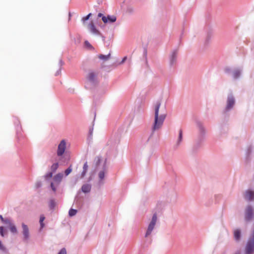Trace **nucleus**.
<instances>
[{
    "label": "nucleus",
    "mask_w": 254,
    "mask_h": 254,
    "mask_svg": "<svg viewBox=\"0 0 254 254\" xmlns=\"http://www.w3.org/2000/svg\"><path fill=\"white\" fill-rule=\"evenodd\" d=\"M242 73V69L239 68H236L233 71L232 76L234 79L239 78Z\"/></svg>",
    "instance_id": "4468645a"
},
{
    "label": "nucleus",
    "mask_w": 254,
    "mask_h": 254,
    "mask_svg": "<svg viewBox=\"0 0 254 254\" xmlns=\"http://www.w3.org/2000/svg\"><path fill=\"white\" fill-rule=\"evenodd\" d=\"M61 70H62V68L60 67L59 69L55 73V76H58L60 74H61Z\"/></svg>",
    "instance_id": "ea45409f"
},
{
    "label": "nucleus",
    "mask_w": 254,
    "mask_h": 254,
    "mask_svg": "<svg viewBox=\"0 0 254 254\" xmlns=\"http://www.w3.org/2000/svg\"><path fill=\"white\" fill-rule=\"evenodd\" d=\"M182 138H183V130L182 129H180L179 130V136H178V138L177 143H176L177 146H178L180 145V143L181 142V141L182 140Z\"/></svg>",
    "instance_id": "5701e85b"
},
{
    "label": "nucleus",
    "mask_w": 254,
    "mask_h": 254,
    "mask_svg": "<svg viewBox=\"0 0 254 254\" xmlns=\"http://www.w3.org/2000/svg\"><path fill=\"white\" fill-rule=\"evenodd\" d=\"M161 103L160 101H157L154 105V122L152 127V131L159 129L163 125L167 114H163L159 115V110Z\"/></svg>",
    "instance_id": "f257e3e1"
},
{
    "label": "nucleus",
    "mask_w": 254,
    "mask_h": 254,
    "mask_svg": "<svg viewBox=\"0 0 254 254\" xmlns=\"http://www.w3.org/2000/svg\"><path fill=\"white\" fill-rule=\"evenodd\" d=\"M88 19L89 18L87 17V16H85L82 18V21L83 23H84L86 21H87Z\"/></svg>",
    "instance_id": "49530a36"
},
{
    "label": "nucleus",
    "mask_w": 254,
    "mask_h": 254,
    "mask_svg": "<svg viewBox=\"0 0 254 254\" xmlns=\"http://www.w3.org/2000/svg\"><path fill=\"white\" fill-rule=\"evenodd\" d=\"M3 219L4 218L2 217V216L0 214V219L1 220V221H2L3 220Z\"/></svg>",
    "instance_id": "5fc2aeb1"
},
{
    "label": "nucleus",
    "mask_w": 254,
    "mask_h": 254,
    "mask_svg": "<svg viewBox=\"0 0 254 254\" xmlns=\"http://www.w3.org/2000/svg\"><path fill=\"white\" fill-rule=\"evenodd\" d=\"M84 46L86 48L89 50H94V48L90 44V43L88 41H85L84 42Z\"/></svg>",
    "instance_id": "cd10ccee"
},
{
    "label": "nucleus",
    "mask_w": 254,
    "mask_h": 254,
    "mask_svg": "<svg viewBox=\"0 0 254 254\" xmlns=\"http://www.w3.org/2000/svg\"><path fill=\"white\" fill-rule=\"evenodd\" d=\"M51 188L55 192L56 191V188L55 187L53 183H51Z\"/></svg>",
    "instance_id": "37998d69"
},
{
    "label": "nucleus",
    "mask_w": 254,
    "mask_h": 254,
    "mask_svg": "<svg viewBox=\"0 0 254 254\" xmlns=\"http://www.w3.org/2000/svg\"><path fill=\"white\" fill-rule=\"evenodd\" d=\"M94 126V125H93ZM93 126H92L91 127L89 128V136H92L93 133Z\"/></svg>",
    "instance_id": "a19ab883"
},
{
    "label": "nucleus",
    "mask_w": 254,
    "mask_h": 254,
    "mask_svg": "<svg viewBox=\"0 0 254 254\" xmlns=\"http://www.w3.org/2000/svg\"><path fill=\"white\" fill-rule=\"evenodd\" d=\"M8 232L3 226H0V235L1 237H4L7 236Z\"/></svg>",
    "instance_id": "412c9836"
},
{
    "label": "nucleus",
    "mask_w": 254,
    "mask_h": 254,
    "mask_svg": "<svg viewBox=\"0 0 254 254\" xmlns=\"http://www.w3.org/2000/svg\"><path fill=\"white\" fill-rule=\"evenodd\" d=\"M91 15H92L91 13H90L88 14H87L86 16L89 19V18H90V17L91 16Z\"/></svg>",
    "instance_id": "603ef678"
},
{
    "label": "nucleus",
    "mask_w": 254,
    "mask_h": 254,
    "mask_svg": "<svg viewBox=\"0 0 254 254\" xmlns=\"http://www.w3.org/2000/svg\"><path fill=\"white\" fill-rule=\"evenodd\" d=\"M45 217L44 216V215H41L40 216L39 223H40V228L41 229L43 228L44 226H45V224H44V223L43 222V221L45 220Z\"/></svg>",
    "instance_id": "a878e982"
},
{
    "label": "nucleus",
    "mask_w": 254,
    "mask_h": 254,
    "mask_svg": "<svg viewBox=\"0 0 254 254\" xmlns=\"http://www.w3.org/2000/svg\"><path fill=\"white\" fill-rule=\"evenodd\" d=\"M110 56H111V54L110 53L107 55H104L102 54H100L98 56V58L101 60L106 61L110 59Z\"/></svg>",
    "instance_id": "b1692460"
},
{
    "label": "nucleus",
    "mask_w": 254,
    "mask_h": 254,
    "mask_svg": "<svg viewBox=\"0 0 254 254\" xmlns=\"http://www.w3.org/2000/svg\"><path fill=\"white\" fill-rule=\"evenodd\" d=\"M64 64V62L62 59H60L59 62V65L60 67L62 68V66Z\"/></svg>",
    "instance_id": "79ce46f5"
},
{
    "label": "nucleus",
    "mask_w": 254,
    "mask_h": 254,
    "mask_svg": "<svg viewBox=\"0 0 254 254\" xmlns=\"http://www.w3.org/2000/svg\"><path fill=\"white\" fill-rule=\"evenodd\" d=\"M117 20V17L115 15H108L103 16V22L104 23H113Z\"/></svg>",
    "instance_id": "f8f14e48"
},
{
    "label": "nucleus",
    "mask_w": 254,
    "mask_h": 254,
    "mask_svg": "<svg viewBox=\"0 0 254 254\" xmlns=\"http://www.w3.org/2000/svg\"><path fill=\"white\" fill-rule=\"evenodd\" d=\"M244 254H254V229L246 244Z\"/></svg>",
    "instance_id": "20e7f679"
},
{
    "label": "nucleus",
    "mask_w": 254,
    "mask_h": 254,
    "mask_svg": "<svg viewBox=\"0 0 254 254\" xmlns=\"http://www.w3.org/2000/svg\"><path fill=\"white\" fill-rule=\"evenodd\" d=\"M71 13L69 12V19H70V17H71Z\"/></svg>",
    "instance_id": "13d9d810"
},
{
    "label": "nucleus",
    "mask_w": 254,
    "mask_h": 254,
    "mask_svg": "<svg viewBox=\"0 0 254 254\" xmlns=\"http://www.w3.org/2000/svg\"><path fill=\"white\" fill-rule=\"evenodd\" d=\"M16 120H17V121L15 122V124L17 126V130H18V128H21V127H18V125L19 124V121L17 119H16Z\"/></svg>",
    "instance_id": "a18cd8bd"
},
{
    "label": "nucleus",
    "mask_w": 254,
    "mask_h": 254,
    "mask_svg": "<svg viewBox=\"0 0 254 254\" xmlns=\"http://www.w3.org/2000/svg\"><path fill=\"white\" fill-rule=\"evenodd\" d=\"M63 178V174L61 173H59L56 175L54 177V180L56 182L60 183Z\"/></svg>",
    "instance_id": "a211bd4d"
},
{
    "label": "nucleus",
    "mask_w": 254,
    "mask_h": 254,
    "mask_svg": "<svg viewBox=\"0 0 254 254\" xmlns=\"http://www.w3.org/2000/svg\"><path fill=\"white\" fill-rule=\"evenodd\" d=\"M88 29L90 32L92 34H96V35H101V33L100 31L97 30L93 23V22H91L88 25Z\"/></svg>",
    "instance_id": "ddd939ff"
},
{
    "label": "nucleus",
    "mask_w": 254,
    "mask_h": 254,
    "mask_svg": "<svg viewBox=\"0 0 254 254\" xmlns=\"http://www.w3.org/2000/svg\"><path fill=\"white\" fill-rule=\"evenodd\" d=\"M99 35L102 37L103 41H105V37L104 36H103L101 33V35Z\"/></svg>",
    "instance_id": "3c124183"
},
{
    "label": "nucleus",
    "mask_w": 254,
    "mask_h": 254,
    "mask_svg": "<svg viewBox=\"0 0 254 254\" xmlns=\"http://www.w3.org/2000/svg\"><path fill=\"white\" fill-rule=\"evenodd\" d=\"M88 168V166L87 162L86 161L84 163V164L83 165V170H82L81 174L80 175V179H82L85 177V176L86 175V173L87 172Z\"/></svg>",
    "instance_id": "f3484780"
},
{
    "label": "nucleus",
    "mask_w": 254,
    "mask_h": 254,
    "mask_svg": "<svg viewBox=\"0 0 254 254\" xmlns=\"http://www.w3.org/2000/svg\"><path fill=\"white\" fill-rule=\"evenodd\" d=\"M98 177L99 178V183L100 184H103V180L104 179L105 177V171L104 170H101L98 173Z\"/></svg>",
    "instance_id": "6ab92c4d"
},
{
    "label": "nucleus",
    "mask_w": 254,
    "mask_h": 254,
    "mask_svg": "<svg viewBox=\"0 0 254 254\" xmlns=\"http://www.w3.org/2000/svg\"><path fill=\"white\" fill-rule=\"evenodd\" d=\"M127 11L129 12H132L133 11V9L132 8H127Z\"/></svg>",
    "instance_id": "8fccbe9b"
},
{
    "label": "nucleus",
    "mask_w": 254,
    "mask_h": 254,
    "mask_svg": "<svg viewBox=\"0 0 254 254\" xmlns=\"http://www.w3.org/2000/svg\"><path fill=\"white\" fill-rule=\"evenodd\" d=\"M127 59V57H125L121 61V62L120 63V64H123L126 61Z\"/></svg>",
    "instance_id": "09e8293b"
},
{
    "label": "nucleus",
    "mask_w": 254,
    "mask_h": 254,
    "mask_svg": "<svg viewBox=\"0 0 254 254\" xmlns=\"http://www.w3.org/2000/svg\"><path fill=\"white\" fill-rule=\"evenodd\" d=\"M103 16H105L102 13H98V17H101L102 21H103Z\"/></svg>",
    "instance_id": "de8ad7c7"
},
{
    "label": "nucleus",
    "mask_w": 254,
    "mask_h": 254,
    "mask_svg": "<svg viewBox=\"0 0 254 254\" xmlns=\"http://www.w3.org/2000/svg\"><path fill=\"white\" fill-rule=\"evenodd\" d=\"M0 250L3 252H6L7 251L6 248L2 244L1 242L0 241Z\"/></svg>",
    "instance_id": "f704fd0d"
},
{
    "label": "nucleus",
    "mask_w": 254,
    "mask_h": 254,
    "mask_svg": "<svg viewBox=\"0 0 254 254\" xmlns=\"http://www.w3.org/2000/svg\"><path fill=\"white\" fill-rule=\"evenodd\" d=\"M21 227L22 228V233L23 236V241L25 242H28L30 237L29 228L27 225L23 223H22Z\"/></svg>",
    "instance_id": "6e6552de"
},
{
    "label": "nucleus",
    "mask_w": 254,
    "mask_h": 254,
    "mask_svg": "<svg viewBox=\"0 0 254 254\" xmlns=\"http://www.w3.org/2000/svg\"><path fill=\"white\" fill-rule=\"evenodd\" d=\"M212 33H213V31H212V30L211 29H209V30H208L207 31V36H210V37H211L212 35Z\"/></svg>",
    "instance_id": "e433bc0d"
},
{
    "label": "nucleus",
    "mask_w": 254,
    "mask_h": 254,
    "mask_svg": "<svg viewBox=\"0 0 254 254\" xmlns=\"http://www.w3.org/2000/svg\"><path fill=\"white\" fill-rule=\"evenodd\" d=\"M147 51L146 48H144L143 56L145 57L146 60L147 59Z\"/></svg>",
    "instance_id": "c03bdc74"
},
{
    "label": "nucleus",
    "mask_w": 254,
    "mask_h": 254,
    "mask_svg": "<svg viewBox=\"0 0 254 254\" xmlns=\"http://www.w3.org/2000/svg\"><path fill=\"white\" fill-rule=\"evenodd\" d=\"M53 173L52 172H49L47 174H46L45 175V178L46 180L48 179L49 178H51L53 176Z\"/></svg>",
    "instance_id": "72a5a7b5"
},
{
    "label": "nucleus",
    "mask_w": 254,
    "mask_h": 254,
    "mask_svg": "<svg viewBox=\"0 0 254 254\" xmlns=\"http://www.w3.org/2000/svg\"><path fill=\"white\" fill-rule=\"evenodd\" d=\"M224 71L226 74H227L228 75H230L231 74H232V72H233L231 68L229 67H226L224 68Z\"/></svg>",
    "instance_id": "2f4dec72"
},
{
    "label": "nucleus",
    "mask_w": 254,
    "mask_h": 254,
    "mask_svg": "<svg viewBox=\"0 0 254 254\" xmlns=\"http://www.w3.org/2000/svg\"><path fill=\"white\" fill-rule=\"evenodd\" d=\"M9 230L11 231V232L13 234H16L17 232V228L14 225V224H13L12 225H11L10 227H9Z\"/></svg>",
    "instance_id": "bb28decb"
},
{
    "label": "nucleus",
    "mask_w": 254,
    "mask_h": 254,
    "mask_svg": "<svg viewBox=\"0 0 254 254\" xmlns=\"http://www.w3.org/2000/svg\"><path fill=\"white\" fill-rule=\"evenodd\" d=\"M228 127L226 126H222L221 128V133H225L228 131Z\"/></svg>",
    "instance_id": "473e14b6"
},
{
    "label": "nucleus",
    "mask_w": 254,
    "mask_h": 254,
    "mask_svg": "<svg viewBox=\"0 0 254 254\" xmlns=\"http://www.w3.org/2000/svg\"><path fill=\"white\" fill-rule=\"evenodd\" d=\"M58 254H66V251L65 248L62 249L59 252Z\"/></svg>",
    "instance_id": "4c0bfd02"
},
{
    "label": "nucleus",
    "mask_w": 254,
    "mask_h": 254,
    "mask_svg": "<svg viewBox=\"0 0 254 254\" xmlns=\"http://www.w3.org/2000/svg\"><path fill=\"white\" fill-rule=\"evenodd\" d=\"M2 222L4 224L8 225L9 227L14 224L12 220L10 218H4L2 221Z\"/></svg>",
    "instance_id": "aec40b11"
},
{
    "label": "nucleus",
    "mask_w": 254,
    "mask_h": 254,
    "mask_svg": "<svg viewBox=\"0 0 254 254\" xmlns=\"http://www.w3.org/2000/svg\"><path fill=\"white\" fill-rule=\"evenodd\" d=\"M56 202L54 199H51L49 202V207L51 210H54L56 207Z\"/></svg>",
    "instance_id": "4be33fe9"
},
{
    "label": "nucleus",
    "mask_w": 254,
    "mask_h": 254,
    "mask_svg": "<svg viewBox=\"0 0 254 254\" xmlns=\"http://www.w3.org/2000/svg\"><path fill=\"white\" fill-rule=\"evenodd\" d=\"M105 165H105V163H104V168L105 167Z\"/></svg>",
    "instance_id": "bf43d9fd"
},
{
    "label": "nucleus",
    "mask_w": 254,
    "mask_h": 254,
    "mask_svg": "<svg viewBox=\"0 0 254 254\" xmlns=\"http://www.w3.org/2000/svg\"><path fill=\"white\" fill-rule=\"evenodd\" d=\"M94 160L95 161V166L96 167H97L101 163V157L100 156H97L95 157Z\"/></svg>",
    "instance_id": "7c9ffc66"
},
{
    "label": "nucleus",
    "mask_w": 254,
    "mask_h": 254,
    "mask_svg": "<svg viewBox=\"0 0 254 254\" xmlns=\"http://www.w3.org/2000/svg\"><path fill=\"white\" fill-rule=\"evenodd\" d=\"M99 73L98 70L90 69L86 75V79L91 84L96 85L98 83V76Z\"/></svg>",
    "instance_id": "39448f33"
},
{
    "label": "nucleus",
    "mask_w": 254,
    "mask_h": 254,
    "mask_svg": "<svg viewBox=\"0 0 254 254\" xmlns=\"http://www.w3.org/2000/svg\"><path fill=\"white\" fill-rule=\"evenodd\" d=\"M178 55V50H174L169 57V64L172 67L176 65L177 63V58Z\"/></svg>",
    "instance_id": "1a4fd4ad"
},
{
    "label": "nucleus",
    "mask_w": 254,
    "mask_h": 254,
    "mask_svg": "<svg viewBox=\"0 0 254 254\" xmlns=\"http://www.w3.org/2000/svg\"><path fill=\"white\" fill-rule=\"evenodd\" d=\"M91 15H92L91 13H90L88 14H87L86 16L89 19V18H90V17L91 16Z\"/></svg>",
    "instance_id": "864d4df0"
},
{
    "label": "nucleus",
    "mask_w": 254,
    "mask_h": 254,
    "mask_svg": "<svg viewBox=\"0 0 254 254\" xmlns=\"http://www.w3.org/2000/svg\"><path fill=\"white\" fill-rule=\"evenodd\" d=\"M66 148V142L65 140H62L58 145L57 150V155L59 157L62 156L64 153Z\"/></svg>",
    "instance_id": "9d476101"
},
{
    "label": "nucleus",
    "mask_w": 254,
    "mask_h": 254,
    "mask_svg": "<svg viewBox=\"0 0 254 254\" xmlns=\"http://www.w3.org/2000/svg\"><path fill=\"white\" fill-rule=\"evenodd\" d=\"M196 125L199 129V135L197 140L193 147L194 151L197 150L200 147V144L203 141L206 133L205 129L200 122H197Z\"/></svg>",
    "instance_id": "f03ea898"
},
{
    "label": "nucleus",
    "mask_w": 254,
    "mask_h": 254,
    "mask_svg": "<svg viewBox=\"0 0 254 254\" xmlns=\"http://www.w3.org/2000/svg\"><path fill=\"white\" fill-rule=\"evenodd\" d=\"M234 254H240V252L239 251H237Z\"/></svg>",
    "instance_id": "6e6d98bb"
},
{
    "label": "nucleus",
    "mask_w": 254,
    "mask_h": 254,
    "mask_svg": "<svg viewBox=\"0 0 254 254\" xmlns=\"http://www.w3.org/2000/svg\"><path fill=\"white\" fill-rule=\"evenodd\" d=\"M77 212V210L71 208L69 209L68 212V215L69 216H73L76 215V213Z\"/></svg>",
    "instance_id": "c85d7f7f"
},
{
    "label": "nucleus",
    "mask_w": 254,
    "mask_h": 254,
    "mask_svg": "<svg viewBox=\"0 0 254 254\" xmlns=\"http://www.w3.org/2000/svg\"><path fill=\"white\" fill-rule=\"evenodd\" d=\"M72 170V166L70 165L68 168H67L64 171V174L66 176H68Z\"/></svg>",
    "instance_id": "c756f323"
},
{
    "label": "nucleus",
    "mask_w": 254,
    "mask_h": 254,
    "mask_svg": "<svg viewBox=\"0 0 254 254\" xmlns=\"http://www.w3.org/2000/svg\"><path fill=\"white\" fill-rule=\"evenodd\" d=\"M235 103V98L233 93H229L227 98L226 105L224 109V112H227L231 110L233 108Z\"/></svg>",
    "instance_id": "423d86ee"
},
{
    "label": "nucleus",
    "mask_w": 254,
    "mask_h": 254,
    "mask_svg": "<svg viewBox=\"0 0 254 254\" xmlns=\"http://www.w3.org/2000/svg\"><path fill=\"white\" fill-rule=\"evenodd\" d=\"M234 237L235 240L238 242L241 239V232L240 229H236L234 232Z\"/></svg>",
    "instance_id": "2eb2a0df"
},
{
    "label": "nucleus",
    "mask_w": 254,
    "mask_h": 254,
    "mask_svg": "<svg viewBox=\"0 0 254 254\" xmlns=\"http://www.w3.org/2000/svg\"><path fill=\"white\" fill-rule=\"evenodd\" d=\"M254 218V209L253 207L251 205H248L244 212V219L246 222L251 221Z\"/></svg>",
    "instance_id": "0eeeda50"
},
{
    "label": "nucleus",
    "mask_w": 254,
    "mask_h": 254,
    "mask_svg": "<svg viewBox=\"0 0 254 254\" xmlns=\"http://www.w3.org/2000/svg\"><path fill=\"white\" fill-rule=\"evenodd\" d=\"M91 185L89 184H85L82 185L81 190L84 193H88L91 191Z\"/></svg>",
    "instance_id": "dca6fc26"
},
{
    "label": "nucleus",
    "mask_w": 254,
    "mask_h": 254,
    "mask_svg": "<svg viewBox=\"0 0 254 254\" xmlns=\"http://www.w3.org/2000/svg\"><path fill=\"white\" fill-rule=\"evenodd\" d=\"M42 187V182L41 181H38L36 183V188H39Z\"/></svg>",
    "instance_id": "58836bf2"
},
{
    "label": "nucleus",
    "mask_w": 254,
    "mask_h": 254,
    "mask_svg": "<svg viewBox=\"0 0 254 254\" xmlns=\"http://www.w3.org/2000/svg\"><path fill=\"white\" fill-rule=\"evenodd\" d=\"M59 167V163L56 162L54 163L51 167V172L54 173L56 171Z\"/></svg>",
    "instance_id": "393cba45"
},
{
    "label": "nucleus",
    "mask_w": 254,
    "mask_h": 254,
    "mask_svg": "<svg viewBox=\"0 0 254 254\" xmlns=\"http://www.w3.org/2000/svg\"><path fill=\"white\" fill-rule=\"evenodd\" d=\"M157 220V215L156 213H155L152 216L151 220L148 226L146 233L145 234V238L146 239V242L148 244H150L151 243L152 239L151 237H149V236L151 235L153 230L155 227Z\"/></svg>",
    "instance_id": "7ed1b4c3"
},
{
    "label": "nucleus",
    "mask_w": 254,
    "mask_h": 254,
    "mask_svg": "<svg viewBox=\"0 0 254 254\" xmlns=\"http://www.w3.org/2000/svg\"><path fill=\"white\" fill-rule=\"evenodd\" d=\"M211 37H210V36H206V39H205V42H204V44L205 45H207L208 44H209V42L211 39Z\"/></svg>",
    "instance_id": "c9c22d12"
},
{
    "label": "nucleus",
    "mask_w": 254,
    "mask_h": 254,
    "mask_svg": "<svg viewBox=\"0 0 254 254\" xmlns=\"http://www.w3.org/2000/svg\"><path fill=\"white\" fill-rule=\"evenodd\" d=\"M244 198L248 201L254 200V191L248 190H247L244 194Z\"/></svg>",
    "instance_id": "9b49d317"
},
{
    "label": "nucleus",
    "mask_w": 254,
    "mask_h": 254,
    "mask_svg": "<svg viewBox=\"0 0 254 254\" xmlns=\"http://www.w3.org/2000/svg\"><path fill=\"white\" fill-rule=\"evenodd\" d=\"M91 180H92V178H91V177H90L88 178V182H90Z\"/></svg>",
    "instance_id": "4d7b16f0"
}]
</instances>
